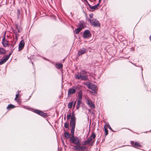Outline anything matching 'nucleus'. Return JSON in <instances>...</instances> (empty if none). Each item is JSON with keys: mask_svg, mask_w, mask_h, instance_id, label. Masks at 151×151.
<instances>
[{"mask_svg": "<svg viewBox=\"0 0 151 151\" xmlns=\"http://www.w3.org/2000/svg\"><path fill=\"white\" fill-rule=\"evenodd\" d=\"M88 20L89 22L94 27H99L100 26V23L96 19H88Z\"/></svg>", "mask_w": 151, "mask_h": 151, "instance_id": "1", "label": "nucleus"}, {"mask_svg": "<svg viewBox=\"0 0 151 151\" xmlns=\"http://www.w3.org/2000/svg\"><path fill=\"white\" fill-rule=\"evenodd\" d=\"M70 140L74 144L77 145H79L80 144V140L78 137H74V136H71L70 138Z\"/></svg>", "mask_w": 151, "mask_h": 151, "instance_id": "2", "label": "nucleus"}, {"mask_svg": "<svg viewBox=\"0 0 151 151\" xmlns=\"http://www.w3.org/2000/svg\"><path fill=\"white\" fill-rule=\"evenodd\" d=\"M91 36V34L88 30H85L83 32V37L84 38H88Z\"/></svg>", "mask_w": 151, "mask_h": 151, "instance_id": "3", "label": "nucleus"}, {"mask_svg": "<svg viewBox=\"0 0 151 151\" xmlns=\"http://www.w3.org/2000/svg\"><path fill=\"white\" fill-rule=\"evenodd\" d=\"M76 118L73 116L71 118L70 121V126L71 128H75L76 127Z\"/></svg>", "mask_w": 151, "mask_h": 151, "instance_id": "4", "label": "nucleus"}, {"mask_svg": "<svg viewBox=\"0 0 151 151\" xmlns=\"http://www.w3.org/2000/svg\"><path fill=\"white\" fill-rule=\"evenodd\" d=\"M79 145L75 146L74 147L76 150L78 151H84L87 148V147L86 146H81Z\"/></svg>", "mask_w": 151, "mask_h": 151, "instance_id": "5", "label": "nucleus"}, {"mask_svg": "<svg viewBox=\"0 0 151 151\" xmlns=\"http://www.w3.org/2000/svg\"><path fill=\"white\" fill-rule=\"evenodd\" d=\"M79 27L75 29V32L76 34H78L84 28V24L83 23H81L79 25Z\"/></svg>", "mask_w": 151, "mask_h": 151, "instance_id": "6", "label": "nucleus"}, {"mask_svg": "<svg viewBox=\"0 0 151 151\" xmlns=\"http://www.w3.org/2000/svg\"><path fill=\"white\" fill-rule=\"evenodd\" d=\"M86 103L91 108L94 109L95 108V105L93 103L91 100L89 99H87Z\"/></svg>", "mask_w": 151, "mask_h": 151, "instance_id": "7", "label": "nucleus"}, {"mask_svg": "<svg viewBox=\"0 0 151 151\" xmlns=\"http://www.w3.org/2000/svg\"><path fill=\"white\" fill-rule=\"evenodd\" d=\"M24 41L22 40L19 43V50L20 51L22 50L24 48Z\"/></svg>", "mask_w": 151, "mask_h": 151, "instance_id": "8", "label": "nucleus"}, {"mask_svg": "<svg viewBox=\"0 0 151 151\" xmlns=\"http://www.w3.org/2000/svg\"><path fill=\"white\" fill-rule=\"evenodd\" d=\"M131 144L132 146L135 147H141V145L138 142H136L135 143L133 141L131 142Z\"/></svg>", "mask_w": 151, "mask_h": 151, "instance_id": "9", "label": "nucleus"}, {"mask_svg": "<svg viewBox=\"0 0 151 151\" xmlns=\"http://www.w3.org/2000/svg\"><path fill=\"white\" fill-rule=\"evenodd\" d=\"M86 49L84 48H82L78 52V55H81L85 53L86 52Z\"/></svg>", "mask_w": 151, "mask_h": 151, "instance_id": "10", "label": "nucleus"}, {"mask_svg": "<svg viewBox=\"0 0 151 151\" xmlns=\"http://www.w3.org/2000/svg\"><path fill=\"white\" fill-rule=\"evenodd\" d=\"M76 92V90L73 88H70L68 91V95H71Z\"/></svg>", "mask_w": 151, "mask_h": 151, "instance_id": "11", "label": "nucleus"}, {"mask_svg": "<svg viewBox=\"0 0 151 151\" xmlns=\"http://www.w3.org/2000/svg\"><path fill=\"white\" fill-rule=\"evenodd\" d=\"M96 137V136L95 133L94 132H92L90 137L88 138L89 139L90 141H91L95 138Z\"/></svg>", "mask_w": 151, "mask_h": 151, "instance_id": "12", "label": "nucleus"}, {"mask_svg": "<svg viewBox=\"0 0 151 151\" xmlns=\"http://www.w3.org/2000/svg\"><path fill=\"white\" fill-rule=\"evenodd\" d=\"M76 104V102H73L72 101L71 102H69L68 104V108L69 109L71 108L72 105H73L74 107L75 106Z\"/></svg>", "mask_w": 151, "mask_h": 151, "instance_id": "13", "label": "nucleus"}, {"mask_svg": "<svg viewBox=\"0 0 151 151\" xmlns=\"http://www.w3.org/2000/svg\"><path fill=\"white\" fill-rule=\"evenodd\" d=\"M7 58H5L4 59H0V65H2L5 63L7 60Z\"/></svg>", "mask_w": 151, "mask_h": 151, "instance_id": "14", "label": "nucleus"}, {"mask_svg": "<svg viewBox=\"0 0 151 151\" xmlns=\"http://www.w3.org/2000/svg\"><path fill=\"white\" fill-rule=\"evenodd\" d=\"M89 89H92L94 91H95L96 90V86L95 85L91 84Z\"/></svg>", "mask_w": 151, "mask_h": 151, "instance_id": "15", "label": "nucleus"}, {"mask_svg": "<svg viewBox=\"0 0 151 151\" xmlns=\"http://www.w3.org/2000/svg\"><path fill=\"white\" fill-rule=\"evenodd\" d=\"M82 91L80 90L78 93V99L82 100Z\"/></svg>", "mask_w": 151, "mask_h": 151, "instance_id": "16", "label": "nucleus"}, {"mask_svg": "<svg viewBox=\"0 0 151 151\" xmlns=\"http://www.w3.org/2000/svg\"><path fill=\"white\" fill-rule=\"evenodd\" d=\"M74 117H75L74 114L73 112L72 113V115L71 114H69L67 116V119L68 120H69V119H71V118L73 117V116Z\"/></svg>", "mask_w": 151, "mask_h": 151, "instance_id": "17", "label": "nucleus"}, {"mask_svg": "<svg viewBox=\"0 0 151 151\" xmlns=\"http://www.w3.org/2000/svg\"><path fill=\"white\" fill-rule=\"evenodd\" d=\"M6 51L4 48L0 47V55H4L5 54Z\"/></svg>", "mask_w": 151, "mask_h": 151, "instance_id": "18", "label": "nucleus"}, {"mask_svg": "<svg viewBox=\"0 0 151 151\" xmlns=\"http://www.w3.org/2000/svg\"><path fill=\"white\" fill-rule=\"evenodd\" d=\"M8 41H5V42H2V43L3 46L5 47H9V44L8 43Z\"/></svg>", "mask_w": 151, "mask_h": 151, "instance_id": "19", "label": "nucleus"}, {"mask_svg": "<svg viewBox=\"0 0 151 151\" xmlns=\"http://www.w3.org/2000/svg\"><path fill=\"white\" fill-rule=\"evenodd\" d=\"M82 75L79 74L78 73L76 74L75 75V77L76 78L79 79L81 78Z\"/></svg>", "mask_w": 151, "mask_h": 151, "instance_id": "20", "label": "nucleus"}, {"mask_svg": "<svg viewBox=\"0 0 151 151\" xmlns=\"http://www.w3.org/2000/svg\"><path fill=\"white\" fill-rule=\"evenodd\" d=\"M65 137L66 139H69L70 137V134L68 132H65L64 133Z\"/></svg>", "mask_w": 151, "mask_h": 151, "instance_id": "21", "label": "nucleus"}, {"mask_svg": "<svg viewBox=\"0 0 151 151\" xmlns=\"http://www.w3.org/2000/svg\"><path fill=\"white\" fill-rule=\"evenodd\" d=\"M15 42H14V43H12L10 47V49L12 51V52L15 49V48H14V47L15 45Z\"/></svg>", "mask_w": 151, "mask_h": 151, "instance_id": "22", "label": "nucleus"}, {"mask_svg": "<svg viewBox=\"0 0 151 151\" xmlns=\"http://www.w3.org/2000/svg\"><path fill=\"white\" fill-rule=\"evenodd\" d=\"M56 66L58 69H60L62 68L63 66V65L61 63H58L55 64Z\"/></svg>", "mask_w": 151, "mask_h": 151, "instance_id": "23", "label": "nucleus"}, {"mask_svg": "<svg viewBox=\"0 0 151 151\" xmlns=\"http://www.w3.org/2000/svg\"><path fill=\"white\" fill-rule=\"evenodd\" d=\"M15 107V106L13 105H12V104H10L7 106V109H11Z\"/></svg>", "mask_w": 151, "mask_h": 151, "instance_id": "24", "label": "nucleus"}, {"mask_svg": "<svg viewBox=\"0 0 151 151\" xmlns=\"http://www.w3.org/2000/svg\"><path fill=\"white\" fill-rule=\"evenodd\" d=\"M16 29L17 30L18 32H20L22 30V28L20 26L16 25Z\"/></svg>", "mask_w": 151, "mask_h": 151, "instance_id": "25", "label": "nucleus"}, {"mask_svg": "<svg viewBox=\"0 0 151 151\" xmlns=\"http://www.w3.org/2000/svg\"><path fill=\"white\" fill-rule=\"evenodd\" d=\"M90 141L89 139V138H88V139L86 140L83 142V145H85L88 144L90 142Z\"/></svg>", "mask_w": 151, "mask_h": 151, "instance_id": "26", "label": "nucleus"}, {"mask_svg": "<svg viewBox=\"0 0 151 151\" xmlns=\"http://www.w3.org/2000/svg\"><path fill=\"white\" fill-rule=\"evenodd\" d=\"M75 129V128H71V136H74Z\"/></svg>", "mask_w": 151, "mask_h": 151, "instance_id": "27", "label": "nucleus"}, {"mask_svg": "<svg viewBox=\"0 0 151 151\" xmlns=\"http://www.w3.org/2000/svg\"><path fill=\"white\" fill-rule=\"evenodd\" d=\"M40 115L43 117H46L47 116L46 114L41 111Z\"/></svg>", "mask_w": 151, "mask_h": 151, "instance_id": "28", "label": "nucleus"}, {"mask_svg": "<svg viewBox=\"0 0 151 151\" xmlns=\"http://www.w3.org/2000/svg\"><path fill=\"white\" fill-rule=\"evenodd\" d=\"M87 77L86 76L82 75L81 79L82 80H86L87 79Z\"/></svg>", "mask_w": 151, "mask_h": 151, "instance_id": "29", "label": "nucleus"}, {"mask_svg": "<svg viewBox=\"0 0 151 151\" xmlns=\"http://www.w3.org/2000/svg\"><path fill=\"white\" fill-rule=\"evenodd\" d=\"M104 129L105 132V136H106L108 134V130L107 129V128L105 127V126H104Z\"/></svg>", "mask_w": 151, "mask_h": 151, "instance_id": "30", "label": "nucleus"}, {"mask_svg": "<svg viewBox=\"0 0 151 151\" xmlns=\"http://www.w3.org/2000/svg\"><path fill=\"white\" fill-rule=\"evenodd\" d=\"M91 83H90L89 82H87L86 83V84H85V85L89 89L91 86Z\"/></svg>", "mask_w": 151, "mask_h": 151, "instance_id": "31", "label": "nucleus"}, {"mask_svg": "<svg viewBox=\"0 0 151 151\" xmlns=\"http://www.w3.org/2000/svg\"><path fill=\"white\" fill-rule=\"evenodd\" d=\"M41 111L37 109H35L34 111V112L37 114L40 115Z\"/></svg>", "mask_w": 151, "mask_h": 151, "instance_id": "32", "label": "nucleus"}, {"mask_svg": "<svg viewBox=\"0 0 151 151\" xmlns=\"http://www.w3.org/2000/svg\"><path fill=\"white\" fill-rule=\"evenodd\" d=\"M64 127L66 128H69V124L67 122H66L64 123Z\"/></svg>", "mask_w": 151, "mask_h": 151, "instance_id": "33", "label": "nucleus"}, {"mask_svg": "<svg viewBox=\"0 0 151 151\" xmlns=\"http://www.w3.org/2000/svg\"><path fill=\"white\" fill-rule=\"evenodd\" d=\"M12 51H11V52L8 55L5 56L6 57L5 58L6 59L7 58V60H8L10 57V56L12 54Z\"/></svg>", "mask_w": 151, "mask_h": 151, "instance_id": "34", "label": "nucleus"}, {"mask_svg": "<svg viewBox=\"0 0 151 151\" xmlns=\"http://www.w3.org/2000/svg\"><path fill=\"white\" fill-rule=\"evenodd\" d=\"M17 17H18V18H19V15L20 14V10L19 9H17Z\"/></svg>", "mask_w": 151, "mask_h": 151, "instance_id": "35", "label": "nucleus"}, {"mask_svg": "<svg viewBox=\"0 0 151 151\" xmlns=\"http://www.w3.org/2000/svg\"><path fill=\"white\" fill-rule=\"evenodd\" d=\"M82 100L81 99H78L77 102V105H80L81 102Z\"/></svg>", "mask_w": 151, "mask_h": 151, "instance_id": "36", "label": "nucleus"}, {"mask_svg": "<svg viewBox=\"0 0 151 151\" xmlns=\"http://www.w3.org/2000/svg\"><path fill=\"white\" fill-rule=\"evenodd\" d=\"M89 7L91 9H93V10H94L96 9V7L94 5L93 6H91H91Z\"/></svg>", "mask_w": 151, "mask_h": 151, "instance_id": "37", "label": "nucleus"}, {"mask_svg": "<svg viewBox=\"0 0 151 151\" xmlns=\"http://www.w3.org/2000/svg\"><path fill=\"white\" fill-rule=\"evenodd\" d=\"M5 35H4V36L3 37L2 42H5V41H7L6 40H5Z\"/></svg>", "mask_w": 151, "mask_h": 151, "instance_id": "38", "label": "nucleus"}, {"mask_svg": "<svg viewBox=\"0 0 151 151\" xmlns=\"http://www.w3.org/2000/svg\"><path fill=\"white\" fill-rule=\"evenodd\" d=\"M107 127H108V128L111 131L114 132V131L113 130V129H112V128L111 127H110V126L109 125H108L107 126Z\"/></svg>", "mask_w": 151, "mask_h": 151, "instance_id": "39", "label": "nucleus"}, {"mask_svg": "<svg viewBox=\"0 0 151 151\" xmlns=\"http://www.w3.org/2000/svg\"><path fill=\"white\" fill-rule=\"evenodd\" d=\"M87 73V72L85 70H82L81 72V73L82 74H86Z\"/></svg>", "mask_w": 151, "mask_h": 151, "instance_id": "40", "label": "nucleus"}, {"mask_svg": "<svg viewBox=\"0 0 151 151\" xmlns=\"http://www.w3.org/2000/svg\"><path fill=\"white\" fill-rule=\"evenodd\" d=\"M93 14H91L89 15V17L91 18H93Z\"/></svg>", "mask_w": 151, "mask_h": 151, "instance_id": "41", "label": "nucleus"}, {"mask_svg": "<svg viewBox=\"0 0 151 151\" xmlns=\"http://www.w3.org/2000/svg\"><path fill=\"white\" fill-rule=\"evenodd\" d=\"M95 5V6L96 7V9H97V8L99 6V3H98V4Z\"/></svg>", "mask_w": 151, "mask_h": 151, "instance_id": "42", "label": "nucleus"}, {"mask_svg": "<svg viewBox=\"0 0 151 151\" xmlns=\"http://www.w3.org/2000/svg\"><path fill=\"white\" fill-rule=\"evenodd\" d=\"M95 5V6L96 7V9H97V8L99 6V3H98V4Z\"/></svg>", "mask_w": 151, "mask_h": 151, "instance_id": "43", "label": "nucleus"}, {"mask_svg": "<svg viewBox=\"0 0 151 151\" xmlns=\"http://www.w3.org/2000/svg\"><path fill=\"white\" fill-rule=\"evenodd\" d=\"M87 3V4H88V6H89V7H90L91 6V5L89 4V3H88V1L87 0H86V1H85Z\"/></svg>", "mask_w": 151, "mask_h": 151, "instance_id": "44", "label": "nucleus"}, {"mask_svg": "<svg viewBox=\"0 0 151 151\" xmlns=\"http://www.w3.org/2000/svg\"><path fill=\"white\" fill-rule=\"evenodd\" d=\"M94 141H92L91 142V143L90 144V145L91 146H92L93 145V144L94 143Z\"/></svg>", "mask_w": 151, "mask_h": 151, "instance_id": "45", "label": "nucleus"}, {"mask_svg": "<svg viewBox=\"0 0 151 151\" xmlns=\"http://www.w3.org/2000/svg\"><path fill=\"white\" fill-rule=\"evenodd\" d=\"M80 107V105H77V107H76V109H78L79 107Z\"/></svg>", "mask_w": 151, "mask_h": 151, "instance_id": "46", "label": "nucleus"}, {"mask_svg": "<svg viewBox=\"0 0 151 151\" xmlns=\"http://www.w3.org/2000/svg\"><path fill=\"white\" fill-rule=\"evenodd\" d=\"M15 35H16V38H17L18 36L19 35L18 34V33H16L15 34Z\"/></svg>", "mask_w": 151, "mask_h": 151, "instance_id": "47", "label": "nucleus"}, {"mask_svg": "<svg viewBox=\"0 0 151 151\" xmlns=\"http://www.w3.org/2000/svg\"><path fill=\"white\" fill-rule=\"evenodd\" d=\"M19 94H17L16 95V98H18L19 97Z\"/></svg>", "mask_w": 151, "mask_h": 151, "instance_id": "48", "label": "nucleus"}, {"mask_svg": "<svg viewBox=\"0 0 151 151\" xmlns=\"http://www.w3.org/2000/svg\"><path fill=\"white\" fill-rule=\"evenodd\" d=\"M20 91H17V94H19V93H20Z\"/></svg>", "mask_w": 151, "mask_h": 151, "instance_id": "49", "label": "nucleus"}, {"mask_svg": "<svg viewBox=\"0 0 151 151\" xmlns=\"http://www.w3.org/2000/svg\"><path fill=\"white\" fill-rule=\"evenodd\" d=\"M96 93L95 91H94V92H93V94H96Z\"/></svg>", "mask_w": 151, "mask_h": 151, "instance_id": "50", "label": "nucleus"}, {"mask_svg": "<svg viewBox=\"0 0 151 151\" xmlns=\"http://www.w3.org/2000/svg\"><path fill=\"white\" fill-rule=\"evenodd\" d=\"M150 40L151 41V35H150Z\"/></svg>", "mask_w": 151, "mask_h": 151, "instance_id": "51", "label": "nucleus"}, {"mask_svg": "<svg viewBox=\"0 0 151 151\" xmlns=\"http://www.w3.org/2000/svg\"><path fill=\"white\" fill-rule=\"evenodd\" d=\"M101 0H99V3L101 2Z\"/></svg>", "mask_w": 151, "mask_h": 151, "instance_id": "52", "label": "nucleus"}, {"mask_svg": "<svg viewBox=\"0 0 151 151\" xmlns=\"http://www.w3.org/2000/svg\"><path fill=\"white\" fill-rule=\"evenodd\" d=\"M17 98H16V97H15V98L14 99V100H16Z\"/></svg>", "mask_w": 151, "mask_h": 151, "instance_id": "53", "label": "nucleus"}, {"mask_svg": "<svg viewBox=\"0 0 151 151\" xmlns=\"http://www.w3.org/2000/svg\"><path fill=\"white\" fill-rule=\"evenodd\" d=\"M86 151H90V150H87Z\"/></svg>", "mask_w": 151, "mask_h": 151, "instance_id": "54", "label": "nucleus"}, {"mask_svg": "<svg viewBox=\"0 0 151 151\" xmlns=\"http://www.w3.org/2000/svg\"><path fill=\"white\" fill-rule=\"evenodd\" d=\"M88 111H90H90H91V109H88Z\"/></svg>", "mask_w": 151, "mask_h": 151, "instance_id": "55", "label": "nucleus"}, {"mask_svg": "<svg viewBox=\"0 0 151 151\" xmlns=\"http://www.w3.org/2000/svg\"><path fill=\"white\" fill-rule=\"evenodd\" d=\"M87 0H84V1H86Z\"/></svg>", "mask_w": 151, "mask_h": 151, "instance_id": "56", "label": "nucleus"}, {"mask_svg": "<svg viewBox=\"0 0 151 151\" xmlns=\"http://www.w3.org/2000/svg\"><path fill=\"white\" fill-rule=\"evenodd\" d=\"M32 62V64H33V63Z\"/></svg>", "mask_w": 151, "mask_h": 151, "instance_id": "57", "label": "nucleus"}]
</instances>
